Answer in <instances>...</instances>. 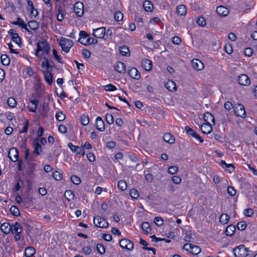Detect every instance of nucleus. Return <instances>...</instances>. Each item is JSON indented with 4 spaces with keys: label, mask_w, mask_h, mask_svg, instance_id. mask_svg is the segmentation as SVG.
Returning a JSON list of instances; mask_svg holds the SVG:
<instances>
[{
    "label": "nucleus",
    "mask_w": 257,
    "mask_h": 257,
    "mask_svg": "<svg viewBox=\"0 0 257 257\" xmlns=\"http://www.w3.org/2000/svg\"><path fill=\"white\" fill-rule=\"evenodd\" d=\"M42 51L43 53L48 55L50 52V47L46 41L43 40L39 41L37 44V49L35 52V55L40 59H42V56L40 55L39 52Z\"/></svg>",
    "instance_id": "1"
},
{
    "label": "nucleus",
    "mask_w": 257,
    "mask_h": 257,
    "mask_svg": "<svg viewBox=\"0 0 257 257\" xmlns=\"http://www.w3.org/2000/svg\"><path fill=\"white\" fill-rule=\"evenodd\" d=\"M73 41L68 39L61 37L59 41V45L61 47L62 50L68 53L70 51V49L73 46Z\"/></svg>",
    "instance_id": "2"
},
{
    "label": "nucleus",
    "mask_w": 257,
    "mask_h": 257,
    "mask_svg": "<svg viewBox=\"0 0 257 257\" xmlns=\"http://www.w3.org/2000/svg\"><path fill=\"white\" fill-rule=\"evenodd\" d=\"M233 253L235 257H245L248 255V249L244 245H240L233 249Z\"/></svg>",
    "instance_id": "3"
},
{
    "label": "nucleus",
    "mask_w": 257,
    "mask_h": 257,
    "mask_svg": "<svg viewBox=\"0 0 257 257\" xmlns=\"http://www.w3.org/2000/svg\"><path fill=\"white\" fill-rule=\"evenodd\" d=\"M93 223L96 226L100 228H107L108 226V223L107 221L99 216L93 217Z\"/></svg>",
    "instance_id": "4"
},
{
    "label": "nucleus",
    "mask_w": 257,
    "mask_h": 257,
    "mask_svg": "<svg viewBox=\"0 0 257 257\" xmlns=\"http://www.w3.org/2000/svg\"><path fill=\"white\" fill-rule=\"evenodd\" d=\"M80 38L78 42L84 45H90V37L84 31H81L79 33Z\"/></svg>",
    "instance_id": "5"
},
{
    "label": "nucleus",
    "mask_w": 257,
    "mask_h": 257,
    "mask_svg": "<svg viewBox=\"0 0 257 257\" xmlns=\"http://www.w3.org/2000/svg\"><path fill=\"white\" fill-rule=\"evenodd\" d=\"M119 245L122 248L127 249L129 250H133L134 247L133 242L126 238L121 239L119 241Z\"/></svg>",
    "instance_id": "6"
},
{
    "label": "nucleus",
    "mask_w": 257,
    "mask_h": 257,
    "mask_svg": "<svg viewBox=\"0 0 257 257\" xmlns=\"http://www.w3.org/2000/svg\"><path fill=\"white\" fill-rule=\"evenodd\" d=\"M83 4L82 2H78L75 3L74 6V11L77 17H81L83 15Z\"/></svg>",
    "instance_id": "7"
},
{
    "label": "nucleus",
    "mask_w": 257,
    "mask_h": 257,
    "mask_svg": "<svg viewBox=\"0 0 257 257\" xmlns=\"http://www.w3.org/2000/svg\"><path fill=\"white\" fill-rule=\"evenodd\" d=\"M68 146L76 155H81L82 156L85 155L84 149L83 147L73 145L71 143H69Z\"/></svg>",
    "instance_id": "8"
},
{
    "label": "nucleus",
    "mask_w": 257,
    "mask_h": 257,
    "mask_svg": "<svg viewBox=\"0 0 257 257\" xmlns=\"http://www.w3.org/2000/svg\"><path fill=\"white\" fill-rule=\"evenodd\" d=\"M19 155L18 149L15 148H13L9 150L8 157L12 161L15 162L18 160Z\"/></svg>",
    "instance_id": "9"
},
{
    "label": "nucleus",
    "mask_w": 257,
    "mask_h": 257,
    "mask_svg": "<svg viewBox=\"0 0 257 257\" xmlns=\"http://www.w3.org/2000/svg\"><path fill=\"white\" fill-rule=\"evenodd\" d=\"M106 33V29L105 27H100L93 30V36L99 39H102L104 37Z\"/></svg>",
    "instance_id": "10"
},
{
    "label": "nucleus",
    "mask_w": 257,
    "mask_h": 257,
    "mask_svg": "<svg viewBox=\"0 0 257 257\" xmlns=\"http://www.w3.org/2000/svg\"><path fill=\"white\" fill-rule=\"evenodd\" d=\"M238 83L243 86H248L250 83L249 77L246 74H241L238 77Z\"/></svg>",
    "instance_id": "11"
},
{
    "label": "nucleus",
    "mask_w": 257,
    "mask_h": 257,
    "mask_svg": "<svg viewBox=\"0 0 257 257\" xmlns=\"http://www.w3.org/2000/svg\"><path fill=\"white\" fill-rule=\"evenodd\" d=\"M191 64L192 67L197 71L202 70L204 65V64L198 59H194L192 60Z\"/></svg>",
    "instance_id": "12"
},
{
    "label": "nucleus",
    "mask_w": 257,
    "mask_h": 257,
    "mask_svg": "<svg viewBox=\"0 0 257 257\" xmlns=\"http://www.w3.org/2000/svg\"><path fill=\"white\" fill-rule=\"evenodd\" d=\"M234 112L237 116H239L242 118H244L246 116V112L244 106L241 104H238V106L234 110Z\"/></svg>",
    "instance_id": "13"
},
{
    "label": "nucleus",
    "mask_w": 257,
    "mask_h": 257,
    "mask_svg": "<svg viewBox=\"0 0 257 257\" xmlns=\"http://www.w3.org/2000/svg\"><path fill=\"white\" fill-rule=\"evenodd\" d=\"M185 130L188 135L192 136L193 138L198 140L200 143H202L203 142V140L202 138L189 126L185 127Z\"/></svg>",
    "instance_id": "14"
},
{
    "label": "nucleus",
    "mask_w": 257,
    "mask_h": 257,
    "mask_svg": "<svg viewBox=\"0 0 257 257\" xmlns=\"http://www.w3.org/2000/svg\"><path fill=\"white\" fill-rule=\"evenodd\" d=\"M115 70L118 73L124 74L126 72V66L121 62H117L114 65Z\"/></svg>",
    "instance_id": "15"
},
{
    "label": "nucleus",
    "mask_w": 257,
    "mask_h": 257,
    "mask_svg": "<svg viewBox=\"0 0 257 257\" xmlns=\"http://www.w3.org/2000/svg\"><path fill=\"white\" fill-rule=\"evenodd\" d=\"M130 77L136 80H139L141 78V74L139 71L134 67H132L128 72Z\"/></svg>",
    "instance_id": "16"
},
{
    "label": "nucleus",
    "mask_w": 257,
    "mask_h": 257,
    "mask_svg": "<svg viewBox=\"0 0 257 257\" xmlns=\"http://www.w3.org/2000/svg\"><path fill=\"white\" fill-rule=\"evenodd\" d=\"M216 13L217 14L220 16L225 17L227 16L229 14V10L228 9L223 6H219L216 8Z\"/></svg>",
    "instance_id": "17"
},
{
    "label": "nucleus",
    "mask_w": 257,
    "mask_h": 257,
    "mask_svg": "<svg viewBox=\"0 0 257 257\" xmlns=\"http://www.w3.org/2000/svg\"><path fill=\"white\" fill-rule=\"evenodd\" d=\"M12 24L15 25H18L22 28L25 29L27 32H30V30L27 27V25L25 23L22 19L20 18H17V21L12 23Z\"/></svg>",
    "instance_id": "18"
},
{
    "label": "nucleus",
    "mask_w": 257,
    "mask_h": 257,
    "mask_svg": "<svg viewBox=\"0 0 257 257\" xmlns=\"http://www.w3.org/2000/svg\"><path fill=\"white\" fill-rule=\"evenodd\" d=\"M95 125L97 129L100 132H103L105 130L104 122L100 116L97 117Z\"/></svg>",
    "instance_id": "19"
},
{
    "label": "nucleus",
    "mask_w": 257,
    "mask_h": 257,
    "mask_svg": "<svg viewBox=\"0 0 257 257\" xmlns=\"http://www.w3.org/2000/svg\"><path fill=\"white\" fill-rule=\"evenodd\" d=\"M33 147L34 148V154L36 155H39L42 152V147L41 145L38 143V139L34 140L33 142Z\"/></svg>",
    "instance_id": "20"
},
{
    "label": "nucleus",
    "mask_w": 257,
    "mask_h": 257,
    "mask_svg": "<svg viewBox=\"0 0 257 257\" xmlns=\"http://www.w3.org/2000/svg\"><path fill=\"white\" fill-rule=\"evenodd\" d=\"M142 66L145 70L150 71L152 69V62L149 59H144L142 61Z\"/></svg>",
    "instance_id": "21"
},
{
    "label": "nucleus",
    "mask_w": 257,
    "mask_h": 257,
    "mask_svg": "<svg viewBox=\"0 0 257 257\" xmlns=\"http://www.w3.org/2000/svg\"><path fill=\"white\" fill-rule=\"evenodd\" d=\"M200 129L202 132L205 134L210 133L212 131L211 124L210 123H203L200 126Z\"/></svg>",
    "instance_id": "22"
},
{
    "label": "nucleus",
    "mask_w": 257,
    "mask_h": 257,
    "mask_svg": "<svg viewBox=\"0 0 257 257\" xmlns=\"http://www.w3.org/2000/svg\"><path fill=\"white\" fill-rule=\"evenodd\" d=\"M12 233L14 234L15 233H21L22 232V227L20 224L17 222L12 225Z\"/></svg>",
    "instance_id": "23"
},
{
    "label": "nucleus",
    "mask_w": 257,
    "mask_h": 257,
    "mask_svg": "<svg viewBox=\"0 0 257 257\" xmlns=\"http://www.w3.org/2000/svg\"><path fill=\"white\" fill-rule=\"evenodd\" d=\"M2 231L5 234H9L12 230V225L9 223L5 222L1 226Z\"/></svg>",
    "instance_id": "24"
},
{
    "label": "nucleus",
    "mask_w": 257,
    "mask_h": 257,
    "mask_svg": "<svg viewBox=\"0 0 257 257\" xmlns=\"http://www.w3.org/2000/svg\"><path fill=\"white\" fill-rule=\"evenodd\" d=\"M163 140L165 142L171 145L175 142V138L170 133L165 134L163 136Z\"/></svg>",
    "instance_id": "25"
},
{
    "label": "nucleus",
    "mask_w": 257,
    "mask_h": 257,
    "mask_svg": "<svg viewBox=\"0 0 257 257\" xmlns=\"http://www.w3.org/2000/svg\"><path fill=\"white\" fill-rule=\"evenodd\" d=\"M38 103L39 101L37 99H34L31 100L30 103H29L28 105L29 111L31 112H35Z\"/></svg>",
    "instance_id": "26"
},
{
    "label": "nucleus",
    "mask_w": 257,
    "mask_h": 257,
    "mask_svg": "<svg viewBox=\"0 0 257 257\" xmlns=\"http://www.w3.org/2000/svg\"><path fill=\"white\" fill-rule=\"evenodd\" d=\"M44 75L46 81L49 85H51L53 82V76L50 71H45Z\"/></svg>",
    "instance_id": "27"
},
{
    "label": "nucleus",
    "mask_w": 257,
    "mask_h": 257,
    "mask_svg": "<svg viewBox=\"0 0 257 257\" xmlns=\"http://www.w3.org/2000/svg\"><path fill=\"white\" fill-rule=\"evenodd\" d=\"M204 120L206 122L205 123H210L211 121L215 124V119L213 115L210 112H207L204 114Z\"/></svg>",
    "instance_id": "28"
},
{
    "label": "nucleus",
    "mask_w": 257,
    "mask_h": 257,
    "mask_svg": "<svg viewBox=\"0 0 257 257\" xmlns=\"http://www.w3.org/2000/svg\"><path fill=\"white\" fill-rule=\"evenodd\" d=\"M165 87L169 91H174L176 89L175 83L172 80H168L165 85Z\"/></svg>",
    "instance_id": "29"
},
{
    "label": "nucleus",
    "mask_w": 257,
    "mask_h": 257,
    "mask_svg": "<svg viewBox=\"0 0 257 257\" xmlns=\"http://www.w3.org/2000/svg\"><path fill=\"white\" fill-rule=\"evenodd\" d=\"M187 10L184 5H181L177 7V14L180 16H185L186 14Z\"/></svg>",
    "instance_id": "30"
},
{
    "label": "nucleus",
    "mask_w": 257,
    "mask_h": 257,
    "mask_svg": "<svg viewBox=\"0 0 257 257\" xmlns=\"http://www.w3.org/2000/svg\"><path fill=\"white\" fill-rule=\"evenodd\" d=\"M36 250L34 247L29 246L25 249V254L26 257H31L35 253Z\"/></svg>",
    "instance_id": "31"
},
{
    "label": "nucleus",
    "mask_w": 257,
    "mask_h": 257,
    "mask_svg": "<svg viewBox=\"0 0 257 257\" xmlns=\"http://www.w3.org/2000/svg\"><path fill=\"white\" fill-rule=\"evenodd\" d=\"M220 164L224 168H226L227 170L231 173L232 170L234 169V166L232 164H227L224 161L222 160L220 162Z\"/></svg>",
    "instance_id": "32"
},
{
    "label": "nucleus",
    "mask_w": 257,
    "mask_h": 257,
    "mask_svg": "<svg viewBox=\"0 0 257 257\" xmlns=\"http://www.w3.org/2000/svg\"><path fill=\"white\" fill-rule=\"evenodd\" d=\"M142 228L146 234H148L151 231V228L148 222H144L142 223Z\"/></svg>",
    "instance_id": "33"
},
{
    "label": "nucleus",
    "mask_w": 257,
    "mask_h": 257,
    "mask_svg": "<svg viewBox=\"0 0 257 257\" xmlns=\"http://www.w3.org/2000/svg\"><path fill=\"white\" fill-rule=\"evenodd\" d=\"M235 230V227L234 225H228L225 230V234L228 236H231L233 234Z\"/></svg>",
    "instance_id": "34"
},
{
    "label": "nucleus",
    "mask_w": 257,
    "mask_h": 257,
    "mask_svg": "<svg viewBox=\"0 0 257 257\" xmlns=\"http://www.w3.org/2000/svg\"><path fill=\"white\" fill-rule=\"evenodd\" d=\"M143 7L145 11L147 12H151L153 9V4L148 1H146L144 2Z\"/></svg>",
    "instance_id": "35"
},
{
    "label": "nucleus",
    "mask_w": 257,
    "mask_h": 257,
    "mask_svg": "<svg viewBox=\"0 0 257 257\" xmlns=\"http://www.w3.org/2000/svg\"><path fill=\"white\" fill-rule=\"evenodd\" d=\"M119 52L122 55L125 56H127L130 54V50L128 48L125 46L120 47Z\"/></svg>",
    "instance_id": "36"
},
{
    "label": "nucleus",
    "mask_w": 257,
    "mask_h": 257,
    "mask_svg": "<svg viewBox=\"0 0 257 257\" xmlns=\"http://www.w3.org/2000/svg\"><path fill=\"white\" fill-rule=\"evenodd\" d=\"M219 220L221 223L225 224L229 221V217L227 214H222L220 217Z\"/></svg>",
    "instance_id": "37"
},
{
    "label": "nucleus",
    "mask_w": 257,
    "mask_h": 257,
    "mask_svg": "<svg viewBox=\"0 0 257 257\" xmlns=\"http://www.w3.org/2000/svg\"><path fill=\"white\" fill-rule=\"evenodd\" d=\"M28 26L33 30H36L39 27V23L34 20L31 21L28 23Z\"/></svg>",
    "instance_id": "38"
},
{
    "label": "nucleus",
    "mask_w": 257,
    "mask_h": 257,
    "mask_svg": "<svg viewBox=\"0 0 257 257\" xmlns=\"http://www.w3.org/2000/svg\"><path fill=\"white\" fill-rule=\"evenodd\" d=\"M1 61L3 64L7 66L10 63V60L9 57L6 54H4L1 56Z\"/></svg>",
    "instance_id": "39"
},
{
    "label": "nucleus",
    "mask_w": 257,
    "mask_h": 257,
    "mask_svg": "<svg viewBox=\"0 0 257 257\" xmlns=\"http://www.w3.org/2000/svg\"><path fill=\"white\" fill-rule=\"evenodd\" d=\"M117 187L118 189L122 191H124L127 188L126 182L123 180H120L118 182Z\"/></svg>",
    "instance_id": "40"
},
{
    "label": "nucleus",
    "mask_w": 257,
    "mask_h": 257,
    "mask_svg": "<svg viewBox=\"0 0 257 257\" xmlns=\"http://www.w3.org/2000/svg\"><path fill=\"white\" fill-rule=\"evenodd\" d=\"M64 196L68 201H71L74 198V194L71 190L66 191L64 193Z\"/></svg>",
    "instance_id": "41"
},
{
    "label": "nucleus",
    "mask_w": 257,
    "mask_h": 257,
    "mask_svg": "<svg viewBox=\"0 0 257 257\" xmlns=\"http://www.w3.org/2000/svg\"><path fill=\"white\" fill-rule=\"evenodd\" d=\"M10 212L13 215L18 216L20 215V211L16 206H12L10 208Z\"/></svg>",
    "instance_id": "42"
},
{
    "label": "nucleus",
    "mask_w": 257,
    "mask_h": 257,
    "mask_svg": "<svg viewBox=\"0 0 257 257\" xmlns=\"http://www.w3.org/2000/svg\"><path fill=\"white\" fill-rule=\"evenodd\" d=\"M80 121L83 125H86L89 122V118L88 116L83 115L80 117Z\"/></svg>",
    "instance_id": "43"
},
{
    "label": "nucleus",
    "mask_w": 257,
    "mask_h": 257,
    "mask_svg": "<svg viewBox=\"0 0 257 257\" xmlns=\"http://www.w3.org/2000/svg\"><path fill=\"white\" fill-rule=\"evenodd\" d=\"M201 251V248L199 246L192 244L191 253L193 254H197Z\"/></svg>",
    "instance_id": "44"
},
{
    "label": "nucleus",
    "mask_w": 257,
    "mask_h": 257,
    "mask_svg": "<svg viewBox=\"0 0 257 257\" xmlns=\"http://www.w3.org/2000/svg\"><path fill=\"white\" fill-rule=\"evenodd\" d=\"M114 18L116 21H121L123 18V15L121 12L119 11L115 13Z\"/></svg>",
    "instance_id": "45"
},
{
    "label": "nucleus",
    "mask_w": 257,
    "mask_h": 257,
    "mask_svg": "<svg viewBox=\"0 0 257 257\" xmlns=\"http://www.w3.org/2000/svg\"><path fill=\"white\" fill-rule=\"evenodd\" d=\"M130 195L132 198L134 199H137L139 196L138 191L135 189H132L130 191Z\"/></svg>",
    "instance_id": "46"
},
{
    "label": "nucleus",
    "mask_w": 257,
    "mask_h": 257,
    "mask_svg": "<svg viewBox=\"0 0 257 257\" xmlns=\"http://www.w3.org/2000/svg\"><path fill=\"white\" fill-rule=\"evenodd\" d=\"M57 19L59 22H62L64 19V13L62 10H59Z\"/></svg>",
    "instance_id": "47"
},
{
    "label": "nucleus",
    "mask_w": 257,
    "mask_h": 257,
    "mask_svg": "<svg viewBox=\"0 0 257 257\" xmlns=\"http://www.w3.org/2000/svg\"><path fill=\"white\" fill-rule=\"evenodd\" d=\"M8 104L12 107H14L16 106L17 102L15 99L13 97H10L7 100Z\"/></svg>",
    "instance_id": "48"
},
{
    "label": "nucleus",
    "mask_w": 257,
    "mask_h": 257,
    "mask_svg": "<svg viewBox=\"0 0 257 257\" xmlns=\"http://www.w3.org/2000/svg\"><path fill=\"white\" fill-rule=\"evenodd\" d=\"M237 227L240 230H244L246 227V224L244 221L238 222L237 224Z\"/></svg>",
    "instance_id": "49"
},
{
    "label": "nucleus",
    "mask_w": 257,
    "mask_h": 257,
    "mask_svg": "<svg viewBox=\"0 0 257 257\" xmlns=\"http://www.w3.org/2000/svg\"><path fill=\"white\" fill-rule=\"evenodd\" d=\"M65 115L62 112V111H59L56 114V118L59 121H63L65 118Z\"/></svg>",
    "instance_id": "50"
},
{
    "label": "nucleus",
    "mask_w": 257,
    "mask_h": 257,
    "mask_svg": "<svg viewBox=\"0 0 257 257\" xmlns=\"http://www.w3.org/2000/svg\"><path fill=\"white\" fill-rule=\"evenodd\" d=\"M53 177L56 180H60L62 179V174L57 171L53 173Z\"/></svg>",
    "instance_id": "51"
},
{
    "label": "nucleus",
    "mask_w": 257,
    "mask_h": 257,
    "mask_svg": "<svg viewBox=\"0 0 257 257\" xmlns=\"http://www.w3.org/2000/svg\"><path fill=\"white\" fill-rule=\"evenodd\" d=\"M105 120L106 122L110 124H112L114 122L113 117L111 114L107 113L105 115Z\"/></svg>",
    "instance_id": "52"
},
{
    "label": "nucleus",
    "mask_w": 257,
    "mask_h": 257,
    "mask_svg": "<svg viewBox=\"0 0 257 257\" xmlns=\"http://www.w3.org/2000/svg\"><path fill=\"white\" fill-rule=\"evenodd\" d=\"M178 167L175 166L170 167L168 170V173L172 175L176 174L178 172Z\"/></svg>",
    "instance_id": "53"
},
{
    "label": "nucleus",
    "mask_w": 257,
    "mask_h": 257,
    "mask_svg": "<svg viewBox=\"0 0 257 257\" xmlns=\"http://www.w3.org/2000/svg\"><path fill=\"white\" fill-rule=\"evenodd\" d=\"M154 223L158 226H161L163 224L164 220L161 217H156L154 218Z\"/></svg>",
    "instance_id": "54"
},
{
    "label": "nucleus",
    "mask_w": 257,
    "mask_h": 257,
    "mask_svg": "<svg viewBox=\"0 0 257 257\" xmlns=\"http://www.w3.org/2000/svg\"><path fill=\"white\" fill-rule=\"evenodd\" d=\"M71 181L76 185H79L81 183V180L79 177L73 175L71 177Z\"/></svg>",
    "instance_id": "55"
},
{
    "label": "nucleus",
    "mask_w": 257,
    "mask_h": 257,
    "mask_svg": "<svg viewBox=\"0 0 257 257\" xmlns=\"http://www.w3.org/2000/svg\"><path fill=\"white\" fill-rule=\"evenodd\" d=\"M243 214L247 217H251L253 214V210L251 208L246 209L243 211Z\"/></svg>",
    "instance_id": "56"
},
{
    "label": "nucleus",
    "mask_w": 257,
    "mask_h": 257,
    "mask_svg": "<svg viewBox=\"0 0 257 257\" xmlns=\"http://www.w3.org/2000/svg\"><path fill=\"white\" fill-rule=\"evenodd\" d=\"M197 23L201 27H204L206 25V21L203 17L198 18L197 20Z\"/></svg>",
    "instance_id": "57"
},
{
    "label": "nucleus",
    "mask_w": 257,
    "mask_h": 257,
    "mask_svg": "<svg viewBox=\"0 0 257 257\" xmlns=\"http://www.w3.org/2000/svg\"><path fill=\"white\" fill-rule=\"evenodd\" d=\"M12 40L13 42H14L18 45H20V44H21V38L19 37L18 34H16V36H14L12 38Z\"/></svg>",
    "instance_id": "58"
},
{
    "label": "nucleus",
    "mask_w": 257,
    "mask_h": 257,
    "mask_svg": "<svg viewBox=\"0 0 257 257\" xmlns=\"http://www.w3.org/2000/svg\"><path fill=\"white\" fill-rule=\"evenodd\" d=\"M53 55L54 56L55 59L59 62L61 64H63V62L61 61V59L60 57L58 55V52L56 49L53 50Z\"/></svg>",
    "instance_id": "59"
},
{
    "label": "nucleus",
    "mask_w": 257,
    "mask_h": 257,
    "mask_svg": "<svg viewBox=\"0 0 257 257\" xmlns=\"http://www.w3.org/2000/svg\"><path fill=\"white\" fill-rule=\"evenodd\" d=\"M97 250L100 254H104L105 252V248L102 244H98L97 245Z\"/></svg>",
    "instance_id": "60"
},
{
    "label": "nucleus",
    "mask_w": 257,
    "mask_h": 257,
    "mask_svg": "<svg viewBox=\"0 0 257 257\" xmlns=\"http://www.w3.org/2000/svg\"><path fill=\"white\" fill-rule=\"evenodd\" d=\"M181 178L178 176H174L172 178V182L176 184H179L181 182Z\"/></svg>",
    "instance_id": "61"
},
{
    "label": "nucleus",
    "mask_w": 257,
    "mask_h": 257,
    "mask_svg": "<svg viewBox=\"0 0 257 257\" xmlns=\"http://www.w3.org/2000/svg\"><path fill=\"white\" fill-rule=\"evenodd\" d=\"M244 53L245 56L250 57L253 53V50L251 48H246L245 49Z\"/></svg>",
    "instance_id": "62"
},
{
    "label": "nucleus",
    "mask_w": 257,
    "mask_h": 257,
    "mask_svg": "<svg viewBox=\"0 0 257 257\" xmlns=\"http://www.w3.org/2000/svg\"><path fill=\"white\" fill-rule=\"evenodd\" d=\"M104 88L106 91H114L116 89L115 86L111 84L104 86Z\"/></svg>",
    "instance_id": "63"
},
{
    "label": "nucleus",
    "mask_w": 257,
    "mask_h": 257,
    "mask_svg": "<svg viewBox=\"0 0 257 257\" xmlns=\"http://www.w3.org/2000/svg\"><path fill=\"white\" fill-rule=\"evenodd\" d=\"M227 192L231 196H233L236 194L235 190L232 186H229L227 188Z\"/></svg>",
    "instance_id": "64"
}]
</instances>
